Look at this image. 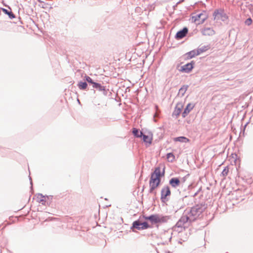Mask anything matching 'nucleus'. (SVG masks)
<instances>
[{
  "label": "nucleus",
  "instance_id": "f8f14e48",
  "mask_svg": "<svg viewBox=\"0 0 253 253\" xmlns=\"http://www.w3.org/2000/svg\"><path fill=\"white\" fill-rule=\"evenodd\" d=\"M92 87L96 89L98 91H102L103 94L104 95H107L108 93V90L106 89L104 86L102 85L101 84L98 83H96Z\"/></svg>",
  "mask_w": 253,
  "mask_h": 253
},
{
  "label": "nucleus",
  "instance_id": "423d86ee",
  "mask_svg": "<svg viewBox=\"0 0 253 253\" xmlns=\"http://www.w3.org/2000/svg\"><path fill=\"white\" fill-rule=\"evenodd\" d=\"M189 223L183 214H182L181 218L176 223L175 228H177V231L180 232L182 231L183 228H185L187 226Z\"/></svg>",
  "mask_w": 253,
  "mask_h": 253
},
{
  "label": "nucleus",
  "instance_id": "6e6552de",
  "mask_svg": "<svg viewBox=\"0 0 253 253\" xmlns=\"http://www.w3.org/2000/svg\"><path fill=\"white\" fill-rule=\"evenodd\" d=\"M170 190L168 186H165L162 189L161 199L162 201H164L167 199L168 196L170 195Z\"/></svg>",
  "mask_w": 253,
  "mask_h": 253
},
{
  "label": "nucleus",
  "instance_id": "20e7f679",
  "mask_svg": "<svg viewBox=\"0 0 253 253\" xmlns=\"http://www.w3.org/2000/svg\"><path fill=\"white\" fill-rule=\"evenodd\" d=\"M214 19L216 21L221 20L223 22H227L228 16L222 8L216 9L213 13Z\"/></svg>",
  "mask_w": 253,
  "mask_h": 253
},
{
  "label": "nucleus",
  "instance_id": "f257e3e1",
  "mask_svg": "<svg viewBox=\"0 0 253 253\" xmlns=\"http://www.w3.org/2000/svg\"><path fill=\"white\" fill-rule=\"evenodd\" d=\"M164 170L162 172L159 167L156 168L154 171L151 173L149 181L150 193H153L154 190L160 185L161 177L164 175Z\"/></svg>",
  "mask_w": 253,
  "mask_h": 253
},
{
  "label": "nucleus",
  "instance_id": "0eeeda50",
  "mask_svg": "<svg viewBox=\"0 0 253 253\" xmlns=\"http://www.w3.org/2000/svg\"><path fill=\"white\" fill-rule=\"evenodd\" d=\"M150 227L148 223L147 222H143L141 223L139 220H135L133 223L131 227V229L133 230V228H136L138 230H144Z\"/></svg>",
  "mask_w": 253,
  "mask_h": 253
},
{
  "label": "nucleus",
  "instance_id": "7c9ffc66",
  "mask_svg": "<svg viewBox=\"0 0 253 253\" xmlns=\"http://www.w3.org/2000/svg\"><path fill=\"white\" fill-rule=\"evenodd\" d=\"M30 180H31V181H30V183H31V184L32 185V180H31V177H30Z\"/></svg>",
  "mask_w": 253,
  "mask_h": 253
},
{
  "label": "nucleus",
  "instance_id": "7ed1b4c3",
  "mask_svg": "<svg viewBox=\"0 0 253 253\" xmlns=\"http://www.w3.org/2000/svg\"><path fill=\"white\" fill-rule=\"evenodd\" d=\"M145 219L149 220L152 224L166 222L169 219L168 216L160 214H152L145 217Z\"/></svg>",
  "mask_w": 253,
  "mask_h": 253
},
{
  "label": "nucleus",
  "instance_id": "1a4fd4ad",
  "mask_svg": "<svg viewBox=\"0 0 253 253\" xmlns=\"http://www.w3.org/2000/svg\"><path fill=\"white\" fill-rule=\"evenodd\" d=\"M194 61H191L190 63H188L181 67L180 71L182 72L188 73L193 68V65L194 64Z\"/></svg>",
  "mask_w": 253,
  "mask_h": 253
},
{
  "label": "nucleus",
  "instance_id": "6ab92c4d",
  "mask_svg": "<svg viewBox=\"0 0 253 253\" xmlns=\"http://www.w3.org/2000/svg\"><path fill=\"white\" fill-rule=\"evenodd\" d=\"M188 85H183L179 90V95H180L181 96H183L186 90H187L188 88Z\"/></svg>",
  "mask_w": 253,
  "mask_h": 253
},
{
  "label": "nucleus",
  "instance_id": "f03ea898",
  "mask_svg": "<svg viewBox=\"0 0 253 253\" xmlns=\"http://www.w3.org/2000/svg\"><path fill=\"white\" fill-rule=\"evenodd\" d=\"M203 208L200 205H196L190 209H186L183 213V215L189 223L195 221L203 212Z\"/></svg>",
  "mask_w": 253,
  "mask_h": 253
},
{
  "label": "nucleus",
  "instance_id": "ddd939ff",
  "mask_svg": "<svg viewBox=\"0 0 253 253\" xmlns=\"http://www.w3.org/2000/svg\"><path fill=\"white\" fill-rule=\"evenodd\" d=\"M169 183L172 187L175 188L179 186L180 181L178 178L173 177L169 180Z\"/></svg>",
  "mask_w": 253,
  "mask_h": 253
},
{
  "label": "nucleus",
  "instance_id": "393cba45",
  "mask_svg": "<svg viewBox=\"0 0 253 253\" xmlns=\"http://www.w3.org/2000/svg\"><path fill=\"white\" fill-rule=\"evenodd\" d=\"M167 158L170 162H172L173 160L175 159V157L172 153H168L167 155Z\"/></svg>",
  "mask_w": 253,
  "mask_h": 253
},
{
  "label": "nucleus",
  "instance_id": "b1692460",
  "mask_svg": "<svg viewBox=\"0 0 253 253\" xmlns=\"http://www.w3.org/2000/svg\"><path fill=\"white\" fill-rule=\"evenodd\" d=\"M84 80L89 84H91L92 86L95 84L96 82H94L93 80L89 76H85Z\"/></svg>",
  "mask_w": 253,
  "mask_h": 253
},
{
  "label": "nucleus",
  "instance_id": "cd10ccee",
  "mask_svg": "<svg viewBox=\"0 0 253 253\" xmlns=\"http://www.w3.org/2000/svg\"><path fill=\"white\" fill-rule=\"evenodd\" d=\"M245 23L246 25L249 26L252 24V20L251 18H249L245 21Z\"/></svg>",
  "mask_w": 253,
  "mask_h": 253
},
{
  "label": "nucleus",
  "instance_id": "39448f33",
  "mask_svg": "<svg viewBox=\"0 0 253 253\" xmlns=\"http://www.w3.org/2000/svg\"><path fill=\"white\" fill-rule=\"evenodd\" d=\"M208 16L206 12L204 11L202 13L196 14L195 15L192 16V20L196 22L198 24L203 23L207 19Z\"/></svg>",
  "mask_w": 253,
  "mask_h": 253
},
{
  "label": "nucleus",
  "instance_id": "412c9836",
  "mask_svg": "<svg viewBox=\"0 0 253 253\" xmlns=\"http://www.w3.org/2000/svg\"><path fill=\"white\" fill-rule=\"evenodd\" d=\"M78 86L81 90H85L87 88V84L85 82H80L78 83Z\"/></svg>",
  "mask_w": 253,
  "mask_h": 253
},
{
  "label": "nucleus",
  "instance_id": "4468645a",
  "mask_svg": "<svg viewBox=\"0 0 253 253\" xmlns=\"http://www.w3.org/2000/svg\"><path fill=\"white\" fill-rule=\"evenodd\" d=\"M183 108V105L181 103H178L174 110L172 113L173 116H175L176 117H177L179 114L181 112L182 108Z\"/></svg>",
  "mask_w": 253,
  "mask_h": 253
},
{
  "label": "nucleus",
  "instance_id": "dca6fc26",
  "mask_svg": "<svg viewBox=\"0 0 253 253\" xmlns=\"http://www.w3.org/2000/svg\"><path fill=\"white\" fill-rule=\"evenodd\" d=\"M199 53L197 52V50H193L190 52H188L185 54L186 58L187 59H191L196 55H198Z\"/></svg>",
  "mask_w": 253,
  "mask_h": 253
},
{
  "label": "nucleus",
  "instance_id": "c85d7f7f",
  "mask_svg": "<svg viewBox=\"0 0 253 253\" xmlns=\"http://www.w3.org/2000/svg\"><path fill=\"white\" fill-rule=\"evenodd\" d=\"M200 191H201V188L199 189V190L194 194L193 197L196 196Z\"/></svg>",
  "mask_w": 253,
  "mask_h": 253
},
{
  "label": "nucleus",
  "instance_id": "aec40b11",
  "mask_svg": "<svg viewBox=\"0 0 253 253\" xmlns=\"http://www.w3.org/2000/svg\"><path fill=\"white\" fill-rule=\"evenodd\" d=\"M132 133L136 137H141L143 135V132L139 131V130L136 128H133Z\"/></svg>",
  "mask_w": 253,
  "mask_h": 253
},
{
  "label": "nucleus",
  "instance_id": "a211bd4d",
  "mask_svg": "<svg viewBox=\"0 0 253 253\" xmlns=\"http://www.w3.org/2000/svg\"><path fill=\"white\" fill-rule=\"evenodd\" d=\"M3 12L6 15H7L9 17V18L11 19H12L15 17V15L12 13V11H9L6 9L5 8H1Z\"/></svg>",
  "mask_w": 253,
  "mask_h": 253
},
{
  "label": "nucleus",
  "instance_id": "9d476101",
  "mask_svg": "<svg viewBox=\"0 0 253 253\" xmlns=\"http://www.w3.org/2000/svg\"><path fill=\"white\" fill-rule=\"evenodd\" d=\"M188 31V28L186 27L183 28L182 30L177 32L175 38L177 40H180L186 36Z\"/></svg>",
  "mask_w": 253,
  "mask_h": 253
},
{
  "label": "nucleus",
  "instance_id": "4be33fe9",
  "mask_svg": "<svg viewBox=\"0 0 253 253\" xmlns=\"http://www.w3.org/2000/svg\"><path fill=\"white\" fill-rule=\"evenodd\" d=\"M141 137H142L144 142L149 144H151L152 143V139L149 136L144 134L143 133V135H142Z\"/></svg>",
  "mask_w": 253,
  "mask_h": 253
},
{
  "label": "nucleus",
  "instance_id": "f3484780",
  "mask_svg": "<svg viewBox=\"0 0 253 253\" xmlns=\"http://www.w3.org/2000/svg\"><path fill=\"white\" fill-rule=\"evenodd\" d=\"M174 141L182 143H187L189 141V139L184 136H180L174 138Z\"/></svg>",
  "mask_w": 253,
  "mask_h": 253
},
{
  "label": "nucleus",
  "instance_id": "9b49d317",
  "mask_svg": "<svg viewBox=\"0 0 253 253\" xmlns=\"http://www.w3.org/2000/svg\"><path fill=\"white\" fill-rule=\"evenodd\" d=\"M201 33L204 36H211L215 34L214 31L211 28L206 27L201 29Z\"/></svg>",
  "mask_w": 253,
  "mask_h": 253
},
{
  "label": "nucleus",
  "instance_id": "bb28decb",
  "mask_svg": "<svg viewBox=\"0 0 253 253\" xmlns=\"http://www.w3.org/2000/svg\"><path fill=\"white\" fill-rule=\"evenodd\" d=\"M228 172L229 169L228 167H226L222 171V174L223 176H225L228 174Z\"/></svg>",
  "mask_w": 253,
  "mask_h": 253
},
{
  "label": "nucleus",
  "instance_id": "2eb2a0df",
  "mask_svg": "<svg viewBox=\"0 0 253 253\" xmlns=\"http://www.w3.org/2000/svg\"><path fill=\"white\" fill-rule=\"evenodd\" d=\"M194 107V105L192 104L189 103L187 105L186 108L184 109V111L182 113V116L183 118H185L188 114L192 110Z\"/></svg>",
  "mask_w": 253,
  "mask_h": 253
},
{
  "label": "nucleus",
  "instance_id": "2f4dec72",
  "mask_svg": "<svg viewBox=\"0 0 253 253\" xmlns=\"http://www.w3.org/2000/svg\"><path fill=\"white\" fill-rule=\"evenodd\" d=\"M171 238V237H169V241H170Z\"/></svg>",
  "mask_w": 253,
  "mask_h": 253
},
{
  "label": "nucleus",
  "instance_id": "5701e85b",
  "mask_svg": "<svg viewBox=\"0 0 253 253\" xmlns=\"http://www.w3.org/2000/svg\"><path fill=\"white\" fill-rule=\"evenodd\" d=\"M209 48L208 46L204 45L201 47H199L197 48V52L199 53V55L201 53L207 51Z\"/></svg>",
  "mask_w": 253,
  "mask_h": 253
},
{
  "label": "nucleus",
  "instance_id": "a878e982",
  "mask_svg": "<svg viewBox=\"0 0 253 253\" xmlns=\"http://www.w3.org/2000/svg\"><path fill=\"white\" fill-rule=\"evenodd\" d=\"M38 198L39 199V202L42 203V205L44 204L45 202L44 197L42 196V194H39L38 196Z\"/></svg>",
  "mask_w": 253,
  "mask_h": 253
},
{
  "label": "nucleus",
  "instance_id": "c756f323",
  "mask_svg": "<svg viewBox=\"0 0 253 253\" xmlns=\"http://www.w3.org/2000/svg\"><path fill=\"white\" fill-rule=\"evenodd\" d=\"M157 116V113H155V115H154V118H155Z\"/></svg>",
  "mask_w": 253,
  "mask_h": 253
}]
</instances>
